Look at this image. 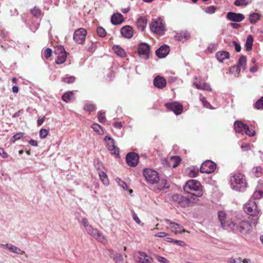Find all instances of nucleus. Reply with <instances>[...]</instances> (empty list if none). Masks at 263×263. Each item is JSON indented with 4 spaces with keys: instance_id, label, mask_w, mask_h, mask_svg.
I'll return each mask as SVG.
<instances>
[{
    "instance_id": "1",
    "label": "nucleus",
    "mask_w": 263,
    "mask_h": 263,
    "mask_svg": "<svg viewBox=\"0 0 263 263\" xmlns=\"http://www.w3.org/2000/svg\"><path fill=\"white\" fill-rule=\"evenodd\" d=\"M218 217L222 228L235 233L246 235L252 231V226L248 221L237 217L230 218L224 211L218 212Z\"/></svg>"
},
{
    "instance_id": "2",
    "label": "nucleus",
    "mask_w": 263,
    "mask_h": 263,
    "mask_svg": "<svg viewBox=\"0 0 263 263\" xmlns=\"http://www.w3.org/2000/svg\"><path fill=\"white\" fill-rule=\"evenodd\" d=\"M243 210L249 215V218L252 221V222L254 225H256L261 214V212L258 209L256 202L251 198L244 205Z\"/></svg>"
},
{
    "instance_id": "3",
    "label": "nucleus",
    "mask_w": 263,
    "mask_h": 263,
    "mask_svg": "<svg viewBox=\"0 0 263 263\" xmlns=\"http://www.w3.org/2000/svg\"><path fill=\"white\" fill-rule=\"evenodd\" d=\"M183 189L187 193L197 197H202L203 194L200 182L195 179L188 180L184 186Z\"/></svg>"
},
{
    "instance_id": "4",
    "label": "nucleus",
    "mask_w": 263,
    "mask_h": 263,
    "mask_svg": "<svg viewBox=\"0 0 263 263\" xmlns=\"http://www.w3.org/2000/svg\"><path fill=\"white\" fill-rule=\"evenodd\" d=\"M232 188L237 191H243L247 187V182L243 174L239 172L234 174L230 179Z\"/></svg>"
},
{
    "instance_id": "5",
    "label": "nucleus",
    "mask_w": 263,
    "mask_h": 263,
    "mask_svg": "<svg viewBox=\"0 0 263 263\" xmlns=\"http://www.w3.org/2000/svg\"><path fill=\"white\" fill-rule=\"evenodd\" d=\"M149 28L151 30L155 33L159 35L164 34L165 25L160 17L156 20L153 19L150 24Z\"/></svg>"
},
{
    "instance_id": "6",
    "label": "nucleus",
    "mask_w": 263,
    "mask_h": 263,
    "mask_svg": "<svg viewBox=\"0 0 263 263\" xmlns=\"http://www.w3.org/2000/svg\"><path fill=\"white\" fill-rule=\"evenodd\" d=\"M143 175L147 181L151 184H155L159 180L158 173L150 168H145L143 171Z\"/></svg>"
},
{
    "instance_id": "7",
    "label": "nucleus",
    "mask_w": 263,
    "mask_h": 263,
    "mask_svg": "<svg viewBox=\"0 0 263 263\" xmlns=\"http://www.w3.org/2000/svg\"><path fill=\"white\" fill-rule=\"evenodd\" d=\"M151 51L150 46L146 43H141L138 46V52L139 57L145 60L149 59Z\"/></svg>"
},
{
    "instance_id": "8",
    "label": "nucleus",
    "mask_w": 263,
    "mask_h": 263,
    "mask_svg": "<svg viewBox=\"0 0 263 263\" xmlns=\"http://www.w3.org/2000/svg\"><path fill=\"white\" fill-rule=\"evenodd\" d=\"M173 201L182 208H186L189 206L191 200L189 197H186L182 195L176 194L172 196Z\"/></svg>"
},
{
    "instance_id": "9",
    "label": "nucleus",
    "mask_w": 263,
    "mask_h": 263,
    "mask_svg": "<svg viewBox=\"0 0 263 263\" xmlns=\"http://www.w3.org/2000/svg\"><path fill=\"white\" fill-rule=\"evenodd\" d=\"M54 54L57 55L55 60V64L58 65L63 64L67 59V52L63 46L57 47L54 51Z\"/></svg>"
},
{
    "instance_id": "10",
    "label": "nucleus",
    "mask_w": 263,
    "mask_h": 263,
    "mask_svg": "<svg viewBox=\"0 0 263 263\" xmlns=\"http://www.w3.org/2000/svg\"><path fill=\"white\" fill-rule=\"evenodd\" d=\"M216 164L210 160H205L202 163L200 167V171L202 173L211 174L215 171L216 168Z\"/></svg>"
},
{
    "instance_id": "11",
    "label": "nucleus",
    "mask_w": 263,
    "mask_h": 263,
    "mask_svg": "<svg viewBox=\"0 0 263 263\" xmlns=\"http://www.w3.org/2000/svg\"><path fill=\"white\" fill-rule=\"evenodd\" d=\"M86 35V30L83 28H80L74 31L73 39L77 44H81L85 41Z\"/></svg>"
},
{
    "instance_id": "12",
    "label": "nucleus",
    "mask_w": 263,
    "mask_h": 263,
    "mask_svg": "<svg viewBox=\"0 0 263 263\" xmlns=\"http://www.w3.org/2000/svg\"><path fill=\"white\" fill-rule=\"evenodd\" d=\"M104 140L110 141V142L107 144V148L111 152V154L115 155L117 158H120V150L118 147L115 146V140L107 136L105 137Z\"/></svg>"
},
{
    "instance_id": "13",
    "label": "nucleus",
    "mask_w": 263,
    "mask_h": 263,
    "mask_svg": "<svg viewBox=\"0 0 263 263\" xmlns=\"http://www.w3.org/2000/svg\"><path fill=\"white\" fill-rule=\"evenodd\" d=\"M165 106L170 111H172L176 115H180L183 111L182 105L178 102H168Z\"/></svg>"
},
{
    "instance_id": "14",
    "label": "nucleus",
    "mask_w": 263,
    "mask_h": 263,
    "mask_svg": "<svg viewBox=\"0 0 263 263\" xmlns=\"http://www.w3.org/2000/svg\"><path fill=\"white\" fill-rule=\"evenodd\" d=\"M139 156L135 152H129L126 156L127 164L131 167L136 166L139 162Z\"/></svg>"
},
{
    "instance_id": "15",
    "label": "nucleus",
    "mask_w": 263,
    "mask_h": 263,
    "mask_svg": "<svg viewBox=\"0 0 263 263\" xmlns=\"http://www.w3.org/2000/svg\"><path fill=\"white\" fill-rule=\"evenodd\" d=\"M86 231L89 235L100 241H103L106 240L102 234L97 229L93 228L91 226L88 227Z\"/></svg>"
},
{
    "instance_id": "16",
    "label": "nucleus",
    "mask_w": 263,
    "mask_h": 263,
    "mask_svg": "<svg viewBox=\"0 0 263 263\" xmlns=\"http://www.w3.org/2000/svg\"><path fill=\"white\" fill-rule=\"evenodd\" d=\"M139 256H137V261L138 263H153L154 259L147 255V254L143 252L139 251L137 253Z\"/></svg>"
},
{
    "instance_id": "17",
    "label": "nucleus",
    "mask_w": 263,
    "mask_h": 263,
    "mask_svg": "<svg viewBox=\"0 0 263 263\" xmlns=\"http://www.w3.org/2000/svg\"><path fill=\"white\" fill-rule=\"evenodd\" d=\"M170 51V47L166 44H164L156 50L155 53L159 58L162 59L166 57Z\"/></svg>"
},
{
    "instance_id": "18",
    "label": "nucleus",
    "mask_w": 263,
    "mask_h": 263,
    "mask_svg": "<svg viewBox=\"0 0 263 263\" xmlns=\"http://www.w3.org/2000/svg\"><path fill=\"white\" fill-rule=\"evenodd\" d=\"M227 18L232 22H240L245 19V16L241 13L229 12L227 14Z\"/></svg>"
},
{
    "instance_id": "19",
    "label": "nucleus",
    "mask_w": 263,
    "mask_h": 263,
    "mask_svg": "<svg viewBox=\"0 0 263 263\" xmlns=\"http://www.w3.org/2000/svg\"><path fill=\"white\" fill-rule=\"evenodd\" d=\"M165 221L170 224L171 231L175 234L182 233L185 232V230L182 226L177 223L173 222L167 219L165 220Z\"/></svg>"
},
{
    "instance_id": "20",
    "label": "nucleus",
    "mask_w": 263,
    "mask_h": 263,
    "mask_svg": "<svg viewBox=\"0 0 263 263\" xmlns=\"http://www.w3.org/2000/svg\"><path fill=\"white\" fill-rule=\"evenodd\" d=\"M120 32L124 37L130 39L133 36L134 31L132 27L127 25L121 28Z\"/></svg>"
},
{
    "instance_id": "21",
    "label": "nucleus",
    "mask_w": 263,
    "mask_h": 263,
    "mask_svg": "<svg viewBox=\"0 0 263 263\" xmlns=\"http://www.w3.org/2000/svg\"><path fill=\"white\" fill-rule=\"evenodd\" d=\"M154 85L158 88L163 89L166 85V81L164 78L157 76L154 80Z\"/></svg>"
},
{
    "instance_id": "22",
    "label": "nucleus",
    "mask_w": 263,
    "mask_h": 263,
    "mask_svg": "<svg viewBox=\"0 0 263 263\" xmlns=\"http://www.w3.org/2000/svg\"><path fill=\"white\" fill-rule=\"evenodd\" d=\"M147 25V19L145 16H141L137 21V28L140 31H144Z\"/></svg>"
},
{
    "instance_id": "23",
    "label": "nucleus",
    "mask_w": 263,
    "mask_h": 263,
    "mask_svg": "<svg viewBox=\"0 0 263 263\" xmlns=\"http://www.w3.org/2000/svg\"><path fill=\"white\" fill-rule=\"evenodd\" d=\"M110 20L112 24L118 25L124 22V17L121 13H116L111 16Z\"/></svg>"
},
{
    "instance_id": "24",
    "label": "nucleus",
    "mask_w": 263,
    "mask_h": 263,
    "mask_svg": "<svg viewBox=\"0 0 263 263\" xmlns=\"http://www.w3.org/2000/svg\"><path fill=\"white\" fill-rule=\"evenodd\" d=\"M190 33L186 31H182L181 32L178 33L175 36V37L176 40L182 42V43L189 40L190 38Z\"/></svg>"
},
{
    "instance_id": "25",
    "label": "nucleus",
    "mask_w": 263,
    "mask_h": 263,
    "mask_svg": "<svg viewBox=\"0 0 263 263\" xmlns=\"http://www.w3.org/2000/svg\"><path fill=\"white\" fill-rule=\"evenodd\" d=\"M108 252L110 257L114 259L115 263L124 261L123 256L120 253L114 252L112 250H109Z\"/></svg>"
},
{
    "instance_id": "26",
    "label": "nucleus",
    "mask_w": 263,
    "mask_h": 263,
    "mask_svg": "<svg viewBox=\"0 0 263 263\" xmlns=\"http://www.w3.org/2000/svg\"><path fill=\"white\" fill-rule=\"evenodd\" d=\"M193 84L198 89L205 90L209 91H211L212 90V89L210 85L207 83L204 82H194Z\"/></svg>"
},
{
    "instance_id": "27",
    "label": "nucleus",
    "mask_w": 263,
    "mask_h": 263,
    "mask_svg": "<svg viewBox=\"0 0 263 263\" xmlns=\"http://www.w3.org/2000/svg\"><path fill=\"white\" fill-rule=\"evenodd\" d=\"M216 57L218 61L222 62L225 59L230 58V54L226 51H219L216 53Z\"/></svg>"
},
{
    "instance_id": "28",
    "label": "nucleus",
    "mask_w": 263,
    "mask_h": 263,
    "mask_svg": "<svg viewBox=\"0 0 263 263\" xmlns=\"http://www.w3.org/2000/svg\"><path fill=\"white\" fill-rule=\"evenodd\" d=\"M181 158L179 156H172L169 160L168 167H176L181 162Z\"/></svg>"
},
{
    "instance_id": "29",
    "label": "nucleus",
    "mask_w": 263,
    "mask_h": 263,
    "mask_svg": "<svg viewBox=\"0 0 263 263\" xmlns=\"http://www.w3.org/2000/svg\"><path fill=\"white\" fill-rule=\"evenodd\" d=\"M112 49L118 56L122 58L126 57V52L124 49L119 45H115L112 46Z\"/></svg>"
},
{
    "instance_id": "30",
    "label": "nucleus",
    "mask_w": 263,
    "mask_h": 263,
    "mask_svg": "<svg viewBox=\"0 0 263 263\" xmlns=\"http://www.w3.org/2000/svg\"><path fill=\"white\" fill-rule=\"evenodd\" d=\"M246 127H247V124H244L241 121H236L234 122V128L236 133H242L245 130Z\"/></svg>"
},
{
    "instance_id": "31",
    "label": "nucleus",
    "mask_w": 263,
    "mask_h": 263,
    "mask_svg": "<svg viewBox=\"0 0 263 263\" xmlns=\"http://www.w3.org/2000/svg\"><path fill=\"white\" fill-rule=\"evenodd\" d=\"M260 18V15L257 13H252L249 15V22L251 24H256Z\"/></svg>"
},
{
    "instance_id": "32",
    "label": "nucleus",
    "mask_w": 263,
    "mask_h": 263,
    "mask_svg": "<svg viewBox=\"0 0 263 263\" xmlns=\"http://www.w3.org/2000/svg\"><path fill=\"white\" fill-rule=\"evenodd\" d=\"M74 97V93L72 91H67L65 92L62 97L63 101L68 103L71 101Z\"/></svg>"
},
{
    "instance_id": "33",
    "label": "nucleus",
    "mask_w": 263,
    "mask_h": 263,
    "mask_svg": "<svg viewBox=\"0 0 263 263\" xmlns=\"http://www.w3.org/2000/svg\"><path fill=\"white\" fill-rule=\"evenodd\" d=\"M253 43V38L251 35L248 36L245 43V47L247 51H250L252 49Z\"/></svg>"
},
{
    "instance_id": "34",
    "label": "nucleus",
    "mask_w": 263,
    "mask_h": 263,
    "mask_svg": "<svg viewBox=\"0 0 263 263\" xmlns=\"http://www.w3.org/2000/svg\"><path fill=\"white\" fill-rule=\"evenodd\" d=\"M30 12L31 14L36 18L40 17L42 14L41 9L37 6H35L32 8L30 10Z\"/></svg>"
},
{
    "instance_id": "35",
    "label": "nucleus",
    "mask_w": 263,
    "mask_h": 263,
    "mask_svg": "<svg viewBox=\"0 0 263 263\" xmlns=\"http://www.w3.org/2000/svg\"><path fill=\"white\" fill-rule=\"evenodd\" d=\"M92 128L100 135L104 134V130L101 126L97 123H95L91 126Z\"/></svg>"
},
{
    "instance_id": "36",
    "label": "nucleus",
    "mask_w": 263,
    "mask_h": 263,
    "mask_svg": "<svg viewBox=\"0 0 263 263\" xmlns=\"http://www.w3.org/2000/svg\"><path fill=\"white\" fill-rule=\"evenodd\" d=\"M252 2V0H235L234 4L236 6H247Z\"/></svg>"
},
{
    "instance_id": "37",
    "label": "nucleus",
    "mask_w": 263,
    "mask_h": 263,
    "mask_svg": "<svg viewBox=\"0 0 263 263\" xmlns=\"http://www.w3.org/2000/svg\"><path fill=\"white\" fill-rule=\"evenodd\" d=\"M262 168L261 166H256L253 168L252 172L253 174L256 177H259L262 175Z\"/></svg>"
},
{
    "instance_id": "38",
    "label": "nucleus",
    "mask_w": 263,
    "mask_h": 263,
    "mask_svg": "<svg viewBox=\"0 0 263 263\" xmlns=\"http://www.w3.org/2000/svg\"><path fill=\"white\" fill-rule=\"evenodd\" d=\"M99 176L104 184L108 185L109 184L107 176L104 172L101 171L99 172Z\"/></svg>"
},
{
    "instance_id": "39",
    "label": "nucleus",
    "mask_w": 263,
    "mask_h": 263,
    "mask_svg": "<svg viewBox=\"0 0 263 263\" xmlns=\"http://www.w3.org/2000/svg\"><path fill=\"white\" fill-rule=\"evenodd\" d=\"M76 79V78L75 77L70 76V77H65V78H62L61 81H62V82H63L65 83L71 84V83H73L75 82Z\"/></svg>"
},
{
    "instance_id": "40",
    "label": "nucleus",
    "mask_w": 263,
    "mask_h": 263,
    "mask_svg": "<svg viewBox=\"0 0 263 263\" xmlns=\"http://www.w3.org/2000/svg\"><path fill=\"white\" fill-rule=\"evenodd\" d=\"M244 132L249 137H253L255 135V130L253 128H250L247 125V127L245 128Z\"/></svg>"
},
{
    "instance_id": "41",
    "label": "nucleus",
    "mask_w": 263,
    "mask_h": 263,
    "mask_svg": "<svg viewBox=\"0 0 263 263\" xmlns=\"http://www.w3.org/2000/svg\"><path fill=\"white\" fill-rule=\"evenodd\" d=\"M228 45L231 47L234 46L235 47V51L237 52L240 51L241 50V48L240 44L236 41H230L228 43Z\"/></svg>"
},
{
    "instance_id": "42",
    "label": "nucleus",
    "mask_w": 263,
    "mask_h": 263,
    "mask_svg": "<svg viewBox=\"0 0 263 263\" xmlns=\"http://www.w3.org/2000/svg\"><path fill=\"white\" fill-rule=\"evenodd\" d=\"M83 108L85 111L91 112L95 110L96 107L92 104H86L84 106Z\"/></svg>"
},
{
    "instance_id": "43",
    "label": "nucleus",
    "mask_w": 263,
    "mask_h": 263,
    "mask_svg": "<svg viewBox=\"0 0 263 263\" xmlns=\"http://www.w3.org/2000/svg\"><path fill=\"white\" fill-rule=\"evenodd\" d=\"M246 63H247V58L245 55H241L239 60L238 62V65H239L240 67H242L244 68H245L246 66Z\"/></svg>"
},
{
    "instance_id": "44",
    "label": "nucleus",
    "mask_w": 263,
    "mask_h": 263,
    "mask_svg": "<svg viewBox=\"0 0 263 263\" xmlns=\"http://www.w3.org/2000/svg\"><path fill=\"white\" fill-rule=\"evenodd\" d=\"M24 136L23 133H18L13 135L10 139L11 143H14L15 141L21 139Z\"/></svg>"
},
{
    "instance_id": "45",
    "label": "nucleus",
    "mask_w": 263,
    "mask_h": 263,
    "mask_svg": "<svg viewBox=\"0 0 263 263\" xmlns=\"http://www.w3.org/2000/svg\"><path fill=\"white\" fill-rule=\"evenodd\" d=\"M98 121L101 123H103L106 121L105 114L104 112L100 110L98 113Z\"/></svg>"
},
{
    "instance_id": "46",
    "label": "nucleus",
    "mask_w": 263,
    "mask_h": 263,
    "mask_svg": "<svg viewBox=\"0 0 263 263\" xmlns=\"http://www.w3.org/2000/svg\"><path fill=\"white\" fill-rule=\"evenodd\" d=\"M216 8L214 6H210L203 8V10L205 13L212 14L215 12Z\"/></svg>"
},
{
    "instance_id": "47",
    "label": "nucleus",
    "mask_w": 263,
    "mask_h": 263,
    "mask_svg": "<svg viewBox=\"0 0 263 263\" xmlns=\"http://www.w3.org/2000/svg\"><path fill=\"white\" fill-rule=\"evenodd\" d=\"M263 197V191L261 190L256 191L254 192L251 198L253 199H259Z\"/></svg>"
},
{
    "instance_id": "48",
    "label": "nucleus",
    "mask_w": 263,
    "mask_h": 263,
    "mask_svg": "<svg viewBox=\"0 0 263 263\" xmlns=\"http://www.w3.org/2000/svg\"><path fill=\"white\" fill-rule=\"evenodd\" d=\"M97 33L99 36L102 37H105L106 35V32L102 27H97Z\"/></svg>"
},
{
    "instance_id": "49",
    "label": "nucleus",
    "mask_w": 263,
    "mask_h": 263,
    "mask_svg": "<svg viewBox=\"0 0 263 263\" xmlns=\"http://www.w3.org/2000/svg\"><path fill=\"white\" fill-rule=\"evenodd\" d=\"M240 71V67L239 65H236L231 67L230 72L236 74H238Z\"/></svg>"
},
{
    "instance_id": "50",
    "label": "nucleus",
    "mask_w": 263,
    "mask_h": 263,
    "mask_svg": "<svg viewBox=\"0 0 263 263\" xmlns=\"http://www.w3.org/2000/svg\"><path fill=\"white\" fill-rule=\"evenodd\" d=\"M255 107L257 109L263 108V97L258 99L255 104Z\"/></svg>"
},
{
    "instance_id": "51",
    "label": "nucleus",
    "mask_w": 263,
    "mask_h": 263,
    "mask_svg": "<svg viewBox=\"0 0 263 263\" xmlns=\"http://www.w3.org/2000/svg\"><path fill=\"white\" fill-rule=\"evenodd\" d=\"M49 132L47 129L42 128L40 130V137L41 139H45L48 135Z\"/></svg>"
},
{
    "instance_id": "52",
    "label": "nucleus",
    "mask_w": 263,
    "mask_h": 263,
    "mask_svg": "<svg viewBox=\"0 0 263 263\" xmlns=\"http://www.w3.org/2000/svg\"><path fill=\"white\" fill-rule=\"evenodd\" d=\"M200 100L202 103L203 106L206 108H210L211 107V105L210 103L208 102L204 97L200 96Z\"/></svg>"
},
{
    "instance_id": "53",
    "label": "nucleus",
    "mask_w": 263,
    "mask_h": 263,
    "mask_svg": "<svg viewBox=\"0 0 263 263\" xmlns=\"http://www.w3.org/2000/svg\"><path fill=\"white\" fill-rule=\"evenodd\" d=\"M3 246L8 249L11 252L14 253V252H16L15 249L16 247L11 244L7 243L6 245H3Z\"/></svg>"
},
{
    "instance_id": "54",
    "label": "nucleus",
    "mask_w": 263,
    "mask_h": 263,
    "mask_svg": "<svg viewBox=\"0 0 263 263\" xmlns=\"http://www.w3.org/2000/svg\"><path fill=\"white\" fill-rule=\"evenodd\" d=\"M52 51L51 48H46L44 52V55L46 59H48L51 56Z\"/></svg>"
},
{
    "instance_id": "55",
    "label": "nucleus",
    "mask_w": 263,
    "mask_h": 263,
    "mask_svg": "<svg viewBox=\"0 0 263 263\" xmlns=\"http://www.w3.org/2000/svg\"><path fill=\"white\" fill-rule=\"evenodd\" d=\"M198 173H199V169L198 168L193 169L190 171L189 176L191 177L194 178V177H196L197 176V175L198 174Z\"/></svg>"
},
{
    "instance_id": "56",
    "label": "nucleus",
    "mask_w": 263,
    "mask_h": 263,
    "mask_svg": "<svg viewBox=\"0 0 263 263\" xmlns=\"http://www.w3.org/2000/svg\"><path fill=\"white\" fill-rule=\"evenodd\" d=\"M228 262L230 263H241V259L239 258H234L233 257L228 258Z\"/></svg>"
},
{
    "instance_id": "57",
    "label": "nucleus",
    "mask_w": 263,
    "mask_h": 263,
    "mask_svg": "<svg viewBox=\"0 0 263 263\" xmlns=\"http://www.w3.org/2000/svg\"><path fill=\"white\" fill-rule=\"evenodd\" d=\"M157 259L158 261L161 263H169L170 261L168 260H167L166 258H165L164 257L159 256V255H156Z\"/></svg>"
},
{
    "instance_id": "58",
    "label": "nucleus",
    "mask_w": 263,
    "mask_h": 263,
    "mask_svg": "<svg viewBox=\"0 0 263 263\" xmlns=\"http://www.w3.org/2000/svg\"><path fill=\"white\" fill-rule=\"evenodd\" d=\"M82 223L85 228L86 230L88 228V227H90L91 225L89 224L88 221L86 217H84L82 220Z\"/></svg>"
},
{
    "instance_id": "59",
    "label": "nucleus",
    "mask_w": 263,
    "mask_h": 263,
    "mask_svg": "<svg viewBox=\"0 0 263 263\" xmlns=\"http://www.w3.org/2000/svg\"><path fill=\"white\" fill-rule=\"evenodd\" d=\"M8 36V32L0 30V40H5Z\"/></svg>"
},
{
    "instance_id": "60",
    "label": "nucleus",
    "mask_w": 263,
    "mask_h": 263,
    "mask_svg": "<svg viewBox=\"0 0 263 263\" xmlns=\"http://www.w3.org/2000/svg\"><path fill=\"white\" fill-rule=\"evenodd\" d=\"M119 184L124 190H126L128 189L127 184L123 181L120 179Z\"/></svg>"
},
{
    "instance_id": "61",
    "label": "nucleus",
    "mask_w": 263,
    "mask_h": 263,
    "mask_svg": "<svg viewBox=\"0 0 263 263\" xmlns=\"http://www.w3.org/2000/svg\"><path fill=\"white\" fill-rule=\"evenodd\" d=\"M168 234L165 232H158L157 234H156L155 236L158 237L163 238L166 236H168Z\"/></svg>"
},
{
    "instance_id": "62",
    "label": "nucleus",
    "mask_w": 263,
    "mask_h": 263,
    "mask_svg": "<svg viewBox=\"0 0 263 263\" xmlns=\"http://www.w3.org/2000/svg\"><path fill=\"white\" fill-rule=\"evenodd\" d=\"M0 155L4 158H7L8 157V154L3 148H0Z\"/></svg>"
},
{
    "instance_id": "63",
    "label": "nucleus",
    "mask_w": 263,
    "mask_h": 263,
    "mask_svg": "<svg viewBox=\"0 0 263 263\" xmlns=\"http://www.w3.org/2000/svg\"><path fill=\"white\" fill-rule=\"evenodd\" d=\"M133 218L134 220L138 224H140L141 223V221L139 219V217H138L137 215L135 213H133Z\"/></svg>"
},
{
    "instance_id": "64",
    "label": "nucleus",
    "mask_w": 263,
    "mask_h": 263,
    "mask_svg": "<svg viewBox=\"0 0 263 263\" xmlns=\"http://www.w3.org/2000/svg\"><path fill=\"white\" fill-rule=\"evenodd\" d=\"M28 143L33 146H37L38 145L37 141L33 139H30L29 140Z\"/></svg>"
}]
</instances>
